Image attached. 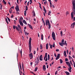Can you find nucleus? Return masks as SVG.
I'll return each mask as SVG.
<instances>
[{
  "label": "nucleus",
  "instance_id": "nucleus-1",
  "mask_svg": "<svg viewBox=\"0 0 75 75\" xmlns=\"http://www.w3.org/2000/svg\"><path fill=\"white\" fill-rule=\"evenodd\" d=\"M31 40H32V39H31V38H30L29 42V46L30 52H31Z\"/></svg>",
  "mask_w": 75,
  "mask_h": 75
},
{
  "label": "nucleus",
  "instance_id": "nucleus-2",
  "mask_svg": "<svg viewBox=\"0 0 75 75\" xmlns=\"http://www.w3.org/2000/svg\"><path fill=\"white\" fill-rule=\"evenodd\" d=\"M45 24L46 26H47V25H48V26H49V27H48L49 29H50V28H51V25L50 23V21H49L48 19L45 20Z\"/></svg>",
  "mask_w": 75,
  "mask_h": 75
},
{
  "label": "nucleus",
  "instance_id": "nucleus-3",
  "mask_svg": "<svg viewBox=\"0 0 75 75\" xmlns=\"http://www.w3.org/2000/svg\"><path fill=\"white\" fill-rule=\"evenodd\" d=\"M72 1L73 6V9L74 13V15H75V0H72Z\"/></svg>",
  "mask_w": 75,
  "mask_h": 75
},
{
  "label": "nucleus",
  "instance_id": "nucleus-4",
  "mask_svg": "<svg viewBox=\"0 0 75 75\" xmlns=\"http://www.w3.org/2000/svg\"><path fill=\"white\" fill-rule=\"evenodd\" d=\"M59 44L61 46L63 47L64 45H65V43H64V40L63 39L62 40L61 43L60 42L59 43Z\"/></svg>",
  "mask_w": 75,
  "mask_h": 75
},
{
  "label": "nucleus",
  "instance_id": "nucleus-5",
  "mask_svg": "<svg viewBox=\"0 0 75 75\" xmlns=\"http://www.w3.org/2000/svg\"><path fill=\"white\" fill-rule=\"evenodd\" d=\"M52 36L54 40H55V33L54 32H53L52 33Z\"/></svg>",
  "mask_w": 75,
  "mask_h": 75
},
{
  "label": "nucleus",
  "instance_id": "nucleus-6",
  "mask_svg": "<svg viewBox=\"0 0 75 75\" xmlns=\"http://www.w3.org/2000/svg\"><path fill=\"white\" fill-rule=\"evenodd\" d=\"M13 28L14 30H15V29H16H16L17 31H20V29H19V28H18V27L17 26L13 25Z\"/></svg>",
  "mask_w": 75,
  "mask_h": 75
},
{
  "label": "nucleus",
  "instance_id": "nucleus-7",
  "mask_svg": "<svg viewBox=\"0 0 75 75\" xmlns=\"http://www.w3.org/2000/svg\"><path fill=\"white\" fill-rule=\"evenodd\" d=\"M29 57L30 59H32V58H33V55L32 53H31L29 54Z\"/></svg>",
  "mask_w": 75,
  "mask_h": 75
},
{
  "label": "nucleus",
  "instance_id": "nucleus-8",
  "mask_svg": "<svg viewBox=\"0 0 75 75\" xmlns=\"http://www.w3.org/2000/svg\"><path fill=\"white\" fill-rule=\"evenodd\" d=\"M15 9L17 11H19V7L18 6V5H16V7Z\"/></svg>",
  "mask_w": 75,
  "mask_h": 75
},
{
  "label": "nucleus",
  "instance_id": "nucleus-9",
  "mask_svg": "<svg viewBox=\"0 0 75 75\" xmlns=\"http://www.w3.org/2000/svg\"><path fill=\"white\" fill-rule=\"evenodd\" d=\"M71 19L72 20L73 18H74V12L72 11L71 13Z\"/></svg>",
  "mask_w": 75,
  "mask_h": 75
},
{
  "label": "nucleus",
  "instance_id": "nucleus-10",
  "mask_svg": "<svg viewBox=\"0 0 75 75\" xmlns=\"http://www.w3.org/2000/svg\"><path fill=\"white\" fill-rule=\"evenodd\" d=\"M19 22L20 25L22 26H23V22L19 20Z\"/></svg>",
  "mask_w": 75,
  "mask_h": 75
},
{
  "label": "nucleus",
  "instance_id": "nucleus-11",
  "mask_svg": "<svg viewBox=\"0 0 75 75\" xmlns=\"http://www.w3.org/2000/svg\"><path fill=\"white\" fill-rule=\"evenodd\" d=\"M39 59L40 61H42V55L40 56Z\"/></svg>",
  "mask_w": 75,
  "mask_h": 75
},
{
  "label": "nucleus",
  "instance_id": "nucleus-12",
  "mask_svg": "<svg viewBox=\"0 0 75 75\" xmlns=\"http://www.w3.org/2000/svg\"><path fill=\"white\" fill-rule=\"evenodd\" d=\"M43 71H46V68L45 67V65H44L43 66Z\"/></svg>",
  "mask_w": 75,
  "mask_h": 75
},
{
  "label": "nucleus",
  "instance_id": "nucleus-13",
  "mask_svg": "<svg viewBox=\"0 0 75 75\" xmlns=\"http://www.w3.org/2000/svg\"><path fill=\"white\" fill-rule=\"evenodd\" d=\"M18 28H19V31L21 30V26L20 25H17Z\"/></svg>",
  "mask_w": 75,
  "mask_h": 75
},
{
  "label": "nucleus",
  "instance_id": "nucleus-14",
  "mask_svg": "<svg viewBox=\"0 0 75 75\" xmlns=\"http://www.w3.org/2000/svg\"><path fill=\"white\" fill-rule=\"evenodd\" d=\"M28 26L29 27V28H31L32 30H33V27H32V26L31 25H30L29 24H28Z\"/></svg>",
  "mask_w": 75,
  "mask_h": 75
},
{
  "label": "nucleus",
  "instance_id": "nucleus-15",
  "mask_svg": "<svg viewBox=\"0 0 75 75\" xmlns=\"http://www.w3.org/2000/svg\"><path fill=\"white\" fill-rule=\"evenodd\" d=\"M65 73L67 74V75H70V74L68 72L66 71H65Z\"/></svg>",
  "mask_w": 75,
  "mask_h": 75
},
{
  "label": "nucleus",
  "instance_id": "nucleus-16",
  "mask_svg": "<svg viewBox=\"0 0 75 75\" xmlns=\"http://www.w3.org/2000/svg\"><path fill=\"white\" fill-rule=\"evenodd\" d=\"M40 50H42V45L41 44H40Z\"/></svg>",
  "mask_w": 75,
  "mask_h": 75
},
{
  "label": "nucleus",
  "instance_id": "nucleus-17",
  "mask_svg": "<svg viewBox=\"0 0 75 75\" xmlns=\"http://www.w3.org/2000/svg\"><path fill=\"white\" fill-rule=\"evenodd\" d=\"M48 45H49L48 43L46 44V50H48Z\"/></svg>",
  "mask_w": 75,
  "mask_h": 75
},
{
  "label": "nucleus",
  "instance_id": "nucleus-18",
  "mask_svg": "<svg viewBox=\"0 0 75 75\" xmlns=\"http://www.w3.org/2000/svg\"><path fill=\"white\" fill-rule=\"evenodd\" d=\"M71 69H72V67H69V68L68 69V70L70 72H71Z\"/></svg>",
  "mask_w": 75,
  "mask_h": 75
},
{
  "label": "nucleus",
  "instance_id": "nucleus-19",
  "mask_svg": "<svg viewBox=\"0 0 75 75\" xmlns=\"http://www.w3.org/2000/svg\"><path fill=\"white\" fill-rule=\"evenodd\" d=\"M25 35H28V34H29V33H28L27 32H25Z\"/></svg>",
  "mask_w": 75,
  "mask_h": 75
},
{
  "label": "nucleus",
  "instance_id": "nucleus-20",
  "mask_svg": "<svg viewBox=\"0 0 75 75\" xmlns=\"http://www.w3.org/2000/svg\"><path fill=\"white\" fill-rule=\"evenodd\" d=\"M3 3L4 4H7V3H6V2L5 1H4V0H3Z\"/></svg>",
  "mask_w": 75,
  "mask_h": 75
},
{
  "label": "nucleus",
  "instance_id": "nucleus-21",
  "mask_svg": "<svg viewBox=\"0 0 75 75\" xmlns=\"http://www.w3.org/2000/svg\"><path fill=\"white\" fill-rule=\"evenodd\" d=\"M33 16L35 17V12L34 11H33Z\"/></svg>",
  "mask_w": 75,
  "mask_h": 75
},
{
  "label": "nucleus",
  "instance_id": "nucleus-22",
  "mask_svg": "<svg viewBox=\"0 0 75 75\" xmlns=\"http://www.w3.org/2000/svg\"><path fill=\"white\" fill-rule=\"evenodd\" d=\"M13 10H12L11 9H10L9 10V13L11 14V13H12V11Z\"/></svg>",
  "mask_w": 75,
  "mask_h": 75
},
{
  "label": "nucleus",
  "instance_id": "nucleus-23",
  "mask_svg": "<svg viewBox=\"0 0 75 75\" xmlns=\"http://www.w3.org/2000/svg\"><path fill=\"white\" fill-rule=\"evenodd\" d=\"M41 36V39L42 40H43V39H44V38H43V34H42Z\"/></svg>",
  "mask_w": 75,
  "mask_h": 75
},
{
  "label": "nucleus",
  "instance_id": "nucleus-24",
  "mask_svg": "<svg viewBox=\"0 0 75 75\" xmlns=\"http://www.w3.org/2000/svg\"><path fill=\"white\" fill-rule=\"evenodd\" d=\"M20 53L21 54V57H22V50H20Z\"/></svg>",
  "mask_w": 75,
  "mask_h": 75
},
{
  "label": "nucleus",
  "instance_id": "nucleus-25",
  "mask_svg": "<svg viewBox=\"0 0 75 75\" xmlns=\"http://www.w3.org/2000/svg\"><path fill=\"white\" fill-rule=\"evenodd\" d=\"M22 69L23 71H24V64L23 63H22Z\"/></svg>",
  "mask_w": 75,
  "mask_h": 75
},
{
  "label": "nucleus",
  "instance_id": "nucleus-26",
  "mask_svg": "<svg viewBox=\"0 0 75 75\" xmlns=\"http://www.w3.org/2000/svg\"><path fill=\"white\" fill-rule=\"evenodd\" d=\"M23 22V23H24V24H25L26 25L27 24V22H26V21L25 20H24Z\"/></svg>",
  "mask_w": 75,
  "mask_h": 75
},
{
  "label": "nucleus",
  "instance_id": "nucleus-27",
  "mask_svg": "<svg viewBox=\"0 0 75 75\" xmlns=\"http://www.w3.org/2000/svg\"><path fill=\"white\" fill-rule=\"evenodd\" d=\"M60 64H62V63L63 62V61H62V59H60Z\"/></svg>",
  "mask_w": 75,
  "mask_h": 75
},
{
  "label": "nucleus",
  "instance_id": "nucleus-28",
  "mask_svg": "<svg viewBox=\"0 0 75 75\" xmlns=\"http://www.w3.org/2000/svg\"><path fill=\"white\" fill-rule=\"evenodd\" d=\"M37 69H38V67H36L35 69V72H36L37 71Z\"/></svg>",
  "mask_w": 75,
  "mask_h": 75
},
{
  "label": "nucleus",
  "instance_id": "nucleus-29",
  "mask_svg": "<svg viewBox=\"0 0 75 75\" xmlns=\"http://www.w3.org/2000/svg\"><path fill=\"white\" fill-rule=\"evenodd\" d=\"M6 23H7V24H8V21H7V18H6Z\"/></svg>",
  "mask_w": 75,
  "mask_h": 75
},
{
  "label": "nucleus",
  "instance_id": "nucleus-30",
  "mask_svg": "<svg viewBox=\"0 0 75 75\" xmlns=\"http://www.w3.org/2000/svg\"><path fill=\"white\" fill-rule=\"evenodd\" d=\"M57 57H58V58H59V57H60V54H57Z\"/></svg>",
  "mask_w": 75,
  "mask_h": 75
},
{
  "label": "nucleus",
  "instance_id": "nucleus-31",
  "mask_svg": "<svg viewBox=\"0 0 75 75\" xmlns=\"http://www.w3.org/2000/svg\"><path fill=\"white\" fill-rule=\"evenodd\" d=\"M64 43L65 45H66V46H67V41H65Z\"/></svg>",
  "mask_w": 75,
  "mask_h": 75
},
{
  "label": "nucleus",
  "instance_id": "nucleus-32",
  "mask_svg": "<svg viewBox=\"0 0 75 75\" xmlns=\"http://www.w3.org/2000/svg\"><path fill=\"white\" fill-rule=\"evenodd\" d=\"M48 61H49V60H50V55L48 54Z\"/></svg>",
  "mask_w": 75,
  "mask_h": 75
},
{
  "label": "nucleus",
  "instance_id": "nucleus-33",
  "mask_svg": "<svg viewBox=\"0 0 75 75\" xmlns=\"http://www.w3.org/2000/svg\"><path fill=\"white\" fill-rule=\"evenodd\" d=\"M27 12V11H24V16H26V13Z\"/></svg>",
  "mask_w": 75,
  "mask_h": 75
},
{
  "label": "nucleus",
  "instance_id": "nucleus-34",
  "mask_svg": "<svg viewBox=\"0 0 75 75\" xmlns=\"http://www.w3.org/2000/svg\"><path fill=\"white\" fill-rule=\"evenodd\" d=\"M45 57L47 58V53H46L45 54Z\"/></svg>",
  "mask_w": 75,
  "mask_h": 75
},
{
  "label": "nucleus",
  "instance_id": "nucleus-35",
  "mask_svg": "<svg viewBox=\"0 0 75 75\" xmlns=\"http://www.w3.org/2000/svg\"><path fill=\"white\" fill-rule=\"evenodd\" d=\"M60 34L61 36H62V31H61Z\"/></svg>",
  "mask_w": 75,
  "mask_h": 75
},
{
  "label": "nucleus",
  "instance_id": "nucleus-36",
  "mask_svg": "<svg viewBox=\"0 0 75 75\" xmlns=\"http://www.w3.org/2000/svg\"><path fill=\"white\" fill-rule=\"evenodd\" d=\"M26 11H27V10H28V7L27 6H26Z\"/></svg>",
  "mask_w": 75,
  "mask_h": 75
},
{
  "label": "nucleus",
  "instance_id": "nucleus-37",
  "mask_svg": "<svg viewBox=\"0 0 75 75\" xmlns=\"http://www.w3.org/2000/svg\"><path fill=\"white\" fill-rule=\"evenodd\" d=\"M43 7L44 11H46V9H45V8L44 7V6H43Z\"/></svg>",
  "mask_w": 75,
  "mask_h": 75
},
{
  "label": "nucleus",
  "instance_id": "nucleus-38",
  "mask_svg": "<svg viewBox=\"0 0 75 75\" xmlns=\"http://www.w3.org/2000/svg\"><path fill=\"white\" fill-rule=\"evenodd\" d=\"M68 65V66L69 67V68H70V67H71V64H70V63H69L67 65Z\"/></svg>",
  "mask_w": 75,
  "mask_h": 75
},
{
  "label": "nucleus",
  "instance_id": "nucleus-39",
  "mask_svg": "<svg viewBox=\"0 0 75 75\" xmlns=\"http://www.w3.org/2000/svg\"><path fill=\"white\" fill-rule=\"evenodd\" d=\"M75 25V22H74L71 25H73V26H74Z\"/></svg>",
  "mask_w": 75,
  "mask_h": 75
},
{
  "label": "nucleus",
  "instance_id": "nucleus-40",
  "mask_svg": "<svg viewBox=\"0 0 75 75\" xmlns=\"http://www.w3.org/2000/svg\"><path fill=\"white\" fill-rule=\"evenodd\" d=\"M50 7H52V4L51 3V2H50Z\"/></svg>",
  "mask_w": 75,
  "mask_h": 75
},
{
  "label": "nucleus",
  "instance_id": "nucleus-41",
  "mask_svg": "<svg viewBox=\"0 0 75 75\" xmlns=\"http://www.w3.org/2000/svg\"><path fill=\"white\" fill-rule=\"evenodd\" d=\"M7 18H8V21H9V22H10V19L9 18H8L7 17Z\"/></svg>",
  "mask_w": 75,
  "mask_h": 75
},
{
  "label": "nucleus",
  "instance_id": "nucleus-42",
  "mask_svg": "<svg viewBox=\"0 0 75 75\" xmlns=\"http://www.w3.org/2000/svg\"><path fill=\"white\" fill-rule=\"evenodd\" d=\"M48 60V58L47 57H46L45 60V61H47Z\"/></svg>",
  "mask_w": 75,
  "mask_h": 75
},
{
  "label": "nucleus",
  "instance_id": "nucleus-43",
  "mask_svg": "<svg viewBox=\"0 0 75 75\" xmlns=\"http://www.w3.org/2000/svg\"><path fill=\"white\" fill-rule=\"evenodd\" d=\"M59 58L58 57H57L55 59H56V60H57V59H59Z\"/></svg>",
  "mask_w": 75,
  "mask_h": 75
},
{
  "label": "nucleus",
  "instance_id": "nucleus-44",
  "mask_svg": "<svg viewBox=\"0 0 75 75\" xmlns=\"http://www.w3.org/2000/svg\"><path fill=\"white\" fill-rule=\"evenodd\" d=\"M66 63L67 64V65H68L69 64V62H66Z\"/></svg>",
  "mask_w": 75,
  "mask_h": 75
},
{
  "label": "nucleus",
  "instance_id": "nucleus-45",
  "mask_svg": "<svg viewBox=\"0 0 75 75\" xmlns=\"http://www.w3.org/2000/svg\"><path fill=\"white\" fill-rule=\"evenodd\" d=\"M37 60L38 62L40 60L39 59V58L38 57L37 58Z\"/></svg>",
  "mask_w": 75,
  "mask_h": 75
},
{
  "label": "nucleus",
  "instance_id": "nucleus-46",
  "mask_svg": "<svg viewBox=\"0 0 75 75\" xmlns=\"http://www.w3.org/2000/svg\"><path fill=\"white\" fill-rule=\"evenodd\" d=\"M20 19L21 20V21H22V20H23V18L22 17H21V18H20Z\"/></svg>",
  "mask_w": 75,
  "mask_h": 75
},
{
  "label": "nucleus",
  "instance_id": "nucleus-47",
  "mask_svg": "<svg viewBox=\"0 0 75 75\" xmlns=\"http://www.w3.org/2000/svg\"><path fill=\"white\" fill-rule=\"evenodd\" d=\"M65 61H68V59L67 58H66L65 59Z\"/></svg>",
  "mask_w": 75,
  "mask_h": 75
},
{
  "label": "nucleus",
  "instance_id": "nucleus-48",
  "mask_svg": "<svg viewBox=\"0 0 75 75\" xmlns=\"http://www.w3.org/2000/svg\"><path fill=\"white\" fill-rule=\"evenodd\" d=\"M43 23H44V26H45V22L44 21H43Z\"/></svg>",
  "mask_w": 75,
  "mask_h": 75
},
{
  "label": "nucleus",
  "instance_id": "nucleus-49",
  "mask_svg": "<svg viewBox=\"0 0 75 75\" xmlns=\"http://www.w3.org/2000/svg\"><path fill=\"white\" fill-rule=\"evenodd\" d=\"M67 54L66 53V51H64V54Z\"/></svg>",
  "mask_w": 75,
  "mask_h": 75
},
{
  "label": "nucleus",
  "instance_id": "nucleus-50",
  "mask_svg": "<svg viewBox=\"0 0 75 75\" xmlns=\"http://www.w3.org/2000/svg\"><path fill=\"white\" fill-rule=\"evenodd\" d=\"M19 65L20 68H21V64H20V63H19Z\"/></svg>",
  "mask_w": 75,
  "mask_h": 75
},
{
  "label": "nucleus",
  "instance_id": "nucleus-51",
  "mask_svg": "<svg viewBox=\"0 0 75 75\" xmlns=\"http://www.w3.org/2000/svg\"><path fill=\"white\" fill-rule=\"evenodd\" d=\"M56 51H57V52H59V49H57Z\"/></svg>",
  "mask_w": 75,
  "mask_h": 75
},
{
  "label": "nucleus",
  "instance_id": "nucleus-52",
  "mask_svg": "<svg viewBox=\"0 0 75 75\" xmlns=\"http://www.w3.org/2000/svg\"><path fill=\"white\" fill-rule=\"evenodd\" d=\"M64 57H67V54H64Z\"/></svg>",
  "mask_w": 75,
  "mask_h": 75
},
{
  "label": "nucleus",
  "instance_id": "nucleus-53",
  "mask_svg": "<svg viewBox=\"0 0 75 75\" xmlns=\"http://www.w3.org/2000/svg\"><path fill=\"white\" fill-rule=\"evenodd\" d=\"M55 43H54V44H53V47H55Z\"/></svg>",
  "mask_w": 75,
  "mask_h": 75
},
{
  "label": "nucleus",
  "instance_id": "nucleus-54",
  "mask_svg": "<svg viewBox=\"0 0 75 75\" xmlns=\"http://www.w3.org/2000/svg\"><path fill=\"white\" fill-rule=\"evenodd\" d=\"M30 3V1H29L28 2V4H27V6H28V5H29V4Z\"/></svg>",
  "mask_w": 75,
  "mask_h": 75
},
{
  "label": "nucleus",
  "instance_id": "nucleus-55",
  "mask_svg": "<svg viewBox=\"0 0 75 75\" xmlns=\"http://www.w3.org/2000/svg\"><path fill=\"white\" fill-rule=\"evenodd\" d=\"M66 14H69V12H68V11H67L66 12Z\"/></svg>",
  "mask_w": 75,
  "mask_h": 75
},
{
  "label": "nucleus",
  "instance_id": "nucleus-56",
  "mask_svg": "<svg viewBox=\"0 0 75 75\" xmlns=\"http://www.w3.org/2000/svg\"><path fill=\"white\" fill-rule=\"evenodd\" d=\"M39 62V61H37V63L36 64L37 65H38V62Z\"/></svg>",
  "mask_w": 75,
  "mask_h": 75
},
{
  "label": "nucleus",
  "instance_id": "nucleus-57",
  "mask_svg": "<svg viewBox=\"0 0 75 75\" xmlns=\"http://www.w3.org/2000/svg\"><path fill=\"white\" fill-rule=\"evenodd\" d=\"M52 48V45H51V46H50V48L51 49Z\"/></svg>",
  "mask_w": 75,
  "mask_h": 75
},
{
  "label": "nucleus",
  "instance_id": "nucleus-58",
  "mask_svg": "<svg viewBox=\"0 0 75 75\" xmlns=\"http://www.w3.org/2000/svg\"><path fill=\"white\" fill-rule=\"evenodd\" d=\"M11 8L14 9V6H12V7H11V8H10V9H11Z\"/></svg>",
  "mask_w": 75,
  "mask_h": 75
},
{
  "label": "nucleus",
  "instance_id": "nucleus-59",
  "mask_svg": "<svg viewBox=\"0 0 75 75\" xmlns=\"http://www.w3.org/2000/svg\"><path fill=\"white\" fill-rule=\"evenodd\" d=\"M69 59H71V56H69Z\"/></svg>",
  "mask_w": 75,
  "mask_h": 75
},
{
  "label": "nucleus",
  "instance_id": "nucleus-60",
  "mask_svg": "<svg viewBox=\"0 0 75 75\" xmlns=\"http://www.w3.org/2000/svg\"><path fill=\"white\" fill-rule=\"evenodd\" d=\"M16 13L17 14H19V12H18V11H17V12H16Z\"/></svg>",
  "mask_w": 75,
  "mask_h": 75
},
{
  "label": "nucleus",
  "instance_id": "nucleus-61",
  "mask_svg": "<svg viewBox=\"0 0 75 75\" xmlns=\"http://www.w3.org/2000/svg\"><path fill=\"white\" fill-rule=\"evenodd\" d=\"M13 14H12V15L11 16V18H13Z\"/></svg>",
  "mask_w": 75,
  "mask_h": 75
},
{
  "label": "nucleus",
  "instance_id": "nucleus-62",
  "mask_svg": "<svg viewBox=\"0 0 75 75\" xmlns=\"http://www.w3.org/2000/svg\"><path fill=\"white\" fill-rule=\"evenodd\" d=\"M17 2L18 4H19V3H18V0H17Z\"/></svg>",
  "mask_w": 75,
  "mask_h": 75
},
{
  "label": "nucleus",
  "instance_id": "nucleus-63",
  "mask_svg": "<svg viewBox=\"0 0 75 75\" xmlns=\"http://www.w3.org/2000/svg\"><path fill=\"white\" fill-rule=\"evenodd\" d=\"M74 20V21H75V17L73 18V21Z\"/></svg>",
  "mask_w": 75,
  "mask_h": 75
},
{
  "label": "nucleus",
  "instance_id": "nucleus-64",
  "mask_svg": "<svg viewBox=\"0 0 75 75\" xmlns=\"http://www.w3.org/2000/svg\"><path fill=\"white\" fill-rule=\"evenodd\" d=\"M74 65V67H75V63H73Z\"/></svg>",
  "mask_w": 75,
  "mask_h": 75
}]
</instances>
